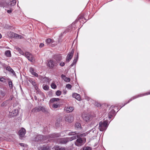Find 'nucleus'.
Returning a JSON list of instances; mask_svg holds the SVG:
<instances>
[{
  "label": "nucleus",
  "instance_id": "9",
  "mask_svg": "<svg viewBox=\"0 0 150 150\" xmlns=\"http://www.w3.org/2000/svg\"><path fill=\"white\" fill-rule=\"evenodd\" d=\"M58 143L65 144L69 142L67 137L58 139L57 140Z\"/></svg>",
  "mask_w": 150,
  "mask_h": 150
},
{
  "label": "nucleus",
  "instance_id": "35",
  "mask_svg": "<svg viewBox=\"0 0 150 150\" xmlns=\"http://www.w3.org/2000/svg\"><path fill=\"white\" fill-rule=\"evenodd\" d=\"M43 87L44 89L45 90H47L49 89V87L47 85H43Z\"/></svg>",
  "mask_w": 150,
  "mask_h": 150
},
{
  "label": "nucleus",
  "instance_id": "12",
  "mask_svg": "<svg viewBox=\"0 0 150 150\" xmlns=\"http://www.w3.org/2000/svg\"><path fill=\"white\" fill-rule=\"evenodd\" d=\"M24 56L28 59L30 61L32 62L33 59V55L28 52H25L24 54Z\"/></svg>",
  "mask_w": 150,
  "mask_h": 150
},
{
  "label": "nucleus",
  "instance_id": "48",
  "mask_svg": "<svg viewBox=\"0 0 150 150\" xmlns=\"http://www.w3.org/2000/svg\"><path fill=\"white\" fill-rule=\"evenodd\" d=\"M11 26H8V25H6L5 26V28H11Z\"/></svg>",
  "mask_w": 150,
  "mask_h": 150
},
{
  "label": "nucleus",
  "instance_id": "62",
  "mask_svg": "<svg viewBox=\"0 0 150 150\" xmlns=\"http://www.w3.org/2000/svg\"><path fill=\"white\" fill-rule=\"evenodd\" d=\"M81 27H82V25H81Z\"/></svg>",
  "mask_w": 150,
  "mask_h": 150
},
{
  "label": "nucleus",
  "instance_id": "47",
  "mask_svg": "<svg viewBox=\"0 0 150 150\" xmlns=\"http://www.w3.org/2000/svg\"><path fill=\"white\" fill-rule=\"evenodd\" d=\"M95 105L98 107L100 106V104L98 103H95Z\"/></svg>",
  "mask_w": 150,
  "mask_h": 150
},
{
  "label": "nucleus",
  "instance_id": "6",
  "mask_svg": "<svg viewBox=\"0 0 150 150\" xmlns=\"http://www.w3.org/2000/svg\"><path fill=\"white\" fill-rule=\"evenodd\" d=\"M10 1L9 0H0V7L8 8L9 7Z\"/></svg>",
  "mask_w": 150,
  "mask_h": 150
},
{
  "label": "nucleus",
  "instance_id": "32",
  "mask_svg": "<svg viewBox=\"0 0 150 150\" xmlns=\"http://www.w3.org/2000/svg\"><path fill=\"white\" fill-rule=\"evenodd\" d=\"M82 117L83 120H85L86 122L88 121L89 120V118L88 116H82Z\"/></svg>",
  "mask_w": 150,
  "mask_h": 150
},
{
  "label": "nucleus",
  "instance_id": "54",
  "mask_svg": "<svg viewBox=\"0 0 150 150\" xmlns=\"http://www.w3.org/2000/svg\"><path fill=\"white\" fill-rule=\"evenodd\" d=\"M75 64L73 62L72 64H71V66H73Z\"/></svg>",
  "mask_w": 150,
  "mask_h": 150
},
{
  "label": "nucleus",
  "instance_id": "18",
  "mask_svg": "<svg viewBox=\"0 0 150 150\" xmlns=\"http://www.w3.org/2000/svg\"><path fill=\"white\" fill-rule=\"evenodd\" d=\"M72 97L78 100H80L81 99L80 95L76 93H73L72 94Z\"/></svg>",
  "mask_w": 150,
  "mask_h": 150
},
{
  "label": "nucleus",
  "instance_id": "37",
  "mask_svg": "<svg viewBox=\"0 0 150 150\" xmlns=\"http://www.w3.org/2000/svg\"><path fill=\"white\" fill-rule=\"evenodd\" d=\"M0 81L2 82H5L6 81V80L4 78L0 77Z\"/></svg>",
  "mask_w": 150,
  "mask_h": 150
},
{
  "label": "nucleus",
  "instance_id": "52",
  "mask_svg": "<svg viewBox=\"0 0 150 150\" xmlns=\"http://www.w3.org/2000/svg\"><path fill=\"white\" fill-rule=\"evenodd\" d=\"M19 144L22 146H24V144L22 143H20Z\"/></svg>",
  "mask_w": 150,
  "mask_h": 150
},
{
  "label": "nucleus",
  "instance_id": "56",
  "mask_svg": "<svg viewBox=\"0 0 150 150\" xmlns=\"http://www.w3.org/2000/svg\"><path fill=\"white\" fill-rule=\"evenodd\" d=\"M0 38H2V35L0 33Z\"/></svg>",
  "mask_w": 150,
  "mask_h": 150
},
{
  "label": "nucleus",
  "instance_id": "59",
  "mask_svg": "<svg viewBox=\"0 0 150 150\" xmlns=\"http://www.w3.org/2000/svg\"><path fill=\"white\" fill-rule=\"evenodd\" d=\"M77 37H78V34H77V36H76V38H77Z\"/></svg>",
  "mask_w": 150,
  "mask_h": 150
},
{
  "label": "nucleus",
  "instance_id": "33",
  "mask_svg": "<svg viewBox=\"0 0 150 150\" xmlns=\"http://www.w3.org/2000/svg\"><path fill=\"white\" fill-rule=\"evenodd\" d=\"M51 86V88L53 89H55L57 87V86L55 84L54 82H53L52 83Z\"/></svg>",
  "mask_w": 150,
  "mask_h": 150
},
{
  "label": "nucleus",
  "instance_id": "46",
  "mask_svg": "<svg viewBox=\"0 0 150 150\" xmlns=\"http://www.w3.org/2000/svg\"><path fill=\"white\" fill-rule=\"evenodd\" d=\"M44 45L43 43H41L40 44V45H39V47H43Z\"/></svg>",
  "mask_w": 150,
  "mask_h": 150
},
{
  "label": "nucleus",
  "instance_id": "2",
  "mask_svg": "<svg viewBox=\"0 0 150 150\" xmlns=\"http://www.w3.org/2000/svg\"><path fill=\"white\" fill-rule=\"evenodd\" d=\"M86 136L85 133L77 135L76 136L77 139L74 142L75 145L79 147L83 145L86 141V139L84 137Z\"/></svg>",
  "mask_w": 150,
  "mask_h": 150
},
{
  "label": "nucleus",
  "instance_id": "1",
  "mask_svg": "<svg viewBox=\"0 0 150 150\" xmlns=\"http://www.w3.org/2000/svg\"><path fill=\"white\" fill-rule=\"evenodd\" d=\"M78 18V19H76L74 22H73L72 24L71 25L69 26V28L68 29H67L66 30L63 32V33H61L60 36H59V38L63 37V35H64V34H66V33L68 32H69V30L70 29L73 30L74 28V30L75 29V28L76 26L75 25V24L77 23V22L78 21H79L80 20L79 23H82L83 24L85 23L87 21H86L85 22H84L83 20H86V19L84 16L81 15L79 16Z\"/></svg>",
  "mask_w": 150,
  "mask_h": 150
},
{
  "label": "nucleus",
  "instance_id": "36",
  "mask_svg": "<svg viewBox=\"0 0 150 150\" xmlns=\"http://www.w3.org/2000/svg\"><path fill=\"white\" fill-rule=\"evenodd\" d=\"M75 126L76 128H78L81 127V125L80 123L77 122L75 123Z\"/></svg>",
  "mask_w": 150,
  "mask_h": 150
},
{
  "label": "nucleus",
  "instance_id": "60",
  "mask_svg": "<svg viewBox=\"0 0 150 150\" xmlns=\"http://www.w3.org/2000/svg\"><path fill=\"white\" fill-rule=\"evenodd\" d=\"M12 98H13V97H11V100H12Z\"/></svg>",
  "mask_w": 150,
  "mask_h": 150
},
{
  "label": "nucleus",
  "instance_id": "42",
  "mask_svg": "<svg viewBox=\"0 0 150 150\" xmlns=\"http://www.w3.org/2000/svg\"><path fill=\"white\" fill-rule=\"evenodd\" d=\"M60 147L58 146H56L54 147V149L55 150H60Z\"/></svg>",
  "mask_w": 150,
  "mask_h": 150
},
{
  "label": "nucleus",
  "instance_id": "61",
  "mask_svg": "<svg viewBox=\"0 0 150 150\" xmlns=\"http://www.w3.org/2000/svg\"><path fill=\"white\" fill-rule=\"evenodd\" d=\"M81 27H82V25H81Z\"/></svg>",
  "mask_w": 150,
  "mask_h": 150
},
{
  "label": "nucleus",
  "instance_id": "53",
  "mask_svg": "<svg viewBox=\"0 0 150 150\" xmlns=\"http://www.w3.org/2000/svg\"><path fill=\"white\" fill-rule=\"evenodd\" d=\"M109 117L110 118H111V117L112 116V115H110V113H109Z\"/></svg>",
  "mask_w": 150,
  "mask_h": 150
},
{
  "label": "nucleus",
  "instance_id": "10",
  "mask_svg": "<svg viewBox=\"0 0 150 150\" xmlns=\"http://www.w3.org/2000/svg\"><path fill=\"white\" fill-rule=\"evenodd\" d=\"M46 42L48 45H49L52 47H54L56 45L54 40L50 38H48L46 39Z\"/></svg>",
  "mask_w": 150,
  "mask_h": 150
},
{
  "label": "nucleus",
  "instance_id": "50",
  "mask_svg": "<svg viewBox=\"0 0 150 150\" xmlns=\"http://www.w3.org/2000/svg\"><path fill=\"white\" fill-rule=\"evenodd\" d=\"M60 150H65V149L64 147H61L60 148Z\"/></svg>",
  "mask_w": 150,
  "mask_h": 150
},
{
  "label": "nucleus",
  "instance_id": "4",
  "mask_svg": "<svg viewBox=\"0 0 150 150\" xmlns=\"http://www.w3.org/2000/svg\"><path fill=\"white\" fill-rule=\"evenodd\" d=\"M59 100V98H53L51 99L49 102L50 106H52V108H57L59 107L60 106L59 103H54L58 101Z\"/></svg>",
  "mask_w": 150,
  "mask_h": 150
},
{
  "label": "nucleus",
  "instance_id": "38",
  "mask_svg": "<svg viewBox=\"0 0 150 150\" xmlns=\"http://www.w3.org/2000/svg\"><path fill=\"white\" fill-rule=\"evenodd\" d=\"M61 92L60 91L58 90L56 92V95L58 96H59L61 95Z\"/></svg>",
  "mask_w": 150,
  "mask_h": 150
},
{
  "label": "nucleus",
  "instance_id": "31",
  "mask_svg": "<svg viewBox=\"0 0 150 150\" xmlns=\"http://www.w3.org/2000/svg\"><path fill=\"white\" fill-rule=\"evenodd\" d=\"M78 133H77L76 132H69L68 133V135H78Z\"/></svg>",
  "mask_w": 150,
  "mask_h": 150
},
{
  "label": "nucleus",
  "instance_id": "21",
  "mask_svg": "<svg viewBox=\"0 0 150 150\" xmlns=\"http://www.w3.org/2000/svg\"><path fill=\"white\" fill-rule=\"evenodd\" d=\"M62 79L66 82H69L70 81V79L66 77L65 75L62 74L61 75Z\"/></svg>",
  "mask_w": 150,
  "mask_h": 150
},
{
  "label": "nucleus",
  "instance_id": "57",
  "mask_svg": "<svg viewBox=\"0 0 150 150\" xmlns=\"http://www.w3.org/2000/svg\"><path fill=\"white\" fill-rule=\"evenodd\" d=\"M111 112H112L113 113H114V110H112L111 111Z\"/></svg>",
  "mask_w": 150,
  "mask_h": 150
},
{
  "label": "nucleus",
  "instance_id": "23",
  "mask_svg": "<svg viewBox=\"0 0 150 150\" xmlns=\"http://www.w3.org/2000/svg\"><path fill=\"white\" fill-rule=\"evenodd\" d=\"M6 69L10 72H11L13 74L15 75V73L13 70L10 67H7L6 68Z\"/></svg>",
  "mask_w": 150,
  "mask_h": 150
},
{
  "label": "nucleus",
  "instance_id": "20",
  "mask_svg": "<svg viewBox=\"0 0 150 150\" xmlns=\"http://www.w3.org/2000/svg\"><path fill=\"white\" fill-rule=\"evenodd\" d=\"M74 110V108L73 107H69L66 108L65 110L66 112L69 113L72 112Z\"/></svg>",
  "mask_w": 150,
  "mask_h": 150
},
{
  "label": "nucleus",
  "instance_id": "7",
  "mask_svg": "<svg viewBox=\"0 0 150 150\" xmlns=\"http://www.w3.org/2000/svg\"><path fill=\"white\" fill-rule=\"evenodd\" d=\"M7 35L8 38H22V36L12 32H8L7 33Z\"/></svg>",
  "mask_w": 150,
  "mask_h": 150
},
{
  "label": "nucleus",
  "instance_id": "51",
  "mask_svg": "<svg viewBox=\"0 0 150 150\" xmlns=\"http://www.w3.org/2000/svg\"><path fill=\"white\" fill-rule=\"evenodd\" d=\"M33 84L34 86L36 87V83L35 82H33Z\"/></svg>",
  "mask_w": 150,
  "mask_h": 150
},
{
  "label": "nucleus",
  "instance_id": "19",
  "mask_svg": "<svg viewBox=\"0 0 150 150\" xmlns=\"http://www.w3.org/2000/svg\"><path fill=\"white\" fill-rule=\"evenodd\" d=\"M29 71L33 75L36 77L38 76V74L34 72V69L33 68L31 67L30 68Z\"/></svg>",
  "mask_w": 150,
  "mask_h": 150
},
{
  "label": "nucleus",
  "instance_id": "17",
  "mask_svg": "<svg viewBox=\"0 0 150 150\" xmlns=\"http://www.w3.org/2000/svg\"><path fill=\"white\" fill-rule=\"evenodd\" d=\"M18 110L16 109H14L11 112H9V115L11 117H13L16 116L18 114Z\"/></svg>",
  "mask_w": 150,
  "mask_h": 150
},
{
  "label": "nucleus",
  "instance_id": "11",
  "mask_svg": "<svg viewBox=\"0 0 150 150\" xmlns=\"http://www.w3.org/2000/svg\"><path fill=\"white\" fill-rule=\"evenodd\" d=\"M73 117L70 114L66 115L64 118L65 121L69 123L72 122L73 120Z\"/></svg>",
  "mask_w": 150,
  "mask_h": 150
},
{
  "label": "nucleus",
  "instance_id": "29",
  "mask_svg": "<svg viewBox=\"0 0 150 150\" xmlns=\"http://www.w3.org/2000/svg\"><path fill=\"white\" fill-rule=\"evenodd\" d=\"M5 54L6 56L8 57H10L11 56V52L10 50L6 51Z\"/></svg>",
  "mask_w": 150,
  "mask_h": 150
},
{
  "label": "nucleus",
  "instance_id": "22",
  "mask_svg": "<svg viewBox=\"0 0 150 150\" xmlns=\"http://www.w3.org/2000/svg\"><path fill=\"white\" fill-rule=\"evenodd\" d=\"M39 150H50V148L48 146L40 147Z\"/></svg>",
  "mask_w": 150,
  "mask_h": 150
},
{
  "label": "nucleus",
  "instance_id": "45",
  "mask_svg": "<svg viewBox=\"0 0 150 150\" xmlns=\"http://www.w3.org/2000/svg\"><path fill=\"white\" fill-rule=\"evenodd\" d=\"M12 9H10V10H8L7 11V13H11L12 12Z\"/></svg>",
  "mask_w": 150,
  "mask_h": 150
},
{
  "label": "nucleus",
  "instance_id": "30",
  "mask_svg": "<svg viewBox=\"0 0 150 150\" xmlns=\"http://www.w3.org/2000/svg\"><path fill=\"white\" fill-rule=\"evenodd\" d=\"M6 93L0 90V96L3 97L5 96Z\"/></svg>",
  "mask_w": 150,
  "mask_h": 150
},
{
  "label": "nucleus",
  "instance_id": "8",
  "mask_svg": "<svg viewBox=\"0 0 150 150\" xmlns=\"http://www.w3.org/2000/svg\"><path fill=\"white\" fill-rule=\"evenodd\" d=\"M149 94H150V92H147L146 93H145L144 94H139L138 95H136V96H134L132 97V98H131L130 99H129V100H128V102H127V103H126L125 104V105L127 104V103H129L132 100L136 98H137L138 97H142V96H144L147 95Z\"/></svg>",
  "mask_w": 150,
  "mask_h": 150
},
{
  "label": "nucleus",
  "instance_id": "44",
  "mask_svg": "<svg viewBox=\"0 0 150 150\" xmlns=\"http://www.w3.org/2000/svg\"><path fill=\"white\" fill-rule=\"evenodd\" d=\"M78 58V54H77V58H76V59H74L73 62L75 64L76 63Z\"/></svg>",
  "mask_w": 150,
  "mask_h": 150
},
{
  "label": "nucleus",
  "instance_id": "40",
  "mask_svg": "<svg viewBox=\"0 0 150 150\" xmlns=\"http://www.w3.org/2000/svg\"><path fill=\"white\" fill-rule=\"evenodd\" d=\"M8 84L10 88H12V83L11 81H9Z\"/></svg>",
  "mask_w": 150,
  "mask_h": 150
},
{
  "label": "nucleus",
  "instance_id": "41",
  "mask_svg": "<svg viewBox=\"0 0 150 150\" xmlns=\"http://www.w3.org/2000/svg\"><path fill=\"white\" fill-rule=\"evenodd\" d=\"M91 148L90 147L87 146L83 149V150H91Z\"/></svg>",
  "mask_w": 150,
  "mask_h": 150
},
{
  "label": "nucleus",
  "instance_id": "55",
  "mask_svg": "<svg viewBox=\"0 0 150 150\" xmlns=\"http://www.w3.org/2000/svg\"><path fill=\"white\" fill-rule=\"evenodd\" d=\"M68 131H68V130H66V131H64L63 132V133H64V132H65V133H66L67 132H68Z\"/></svg>",
  "mask_w": 150,
  "mask_h": 150
},
{
  "label": "nucleus",
  "instance_id": "24",
  "mask_svg": "<svg viewBox=\"0 0 150 150\" xmlns=\"http://www.w3.org/2000/svg\"><path fill=\"white\" fill-rule=\"evenodd\" d=\"M9 1H10V2L9 5H10L11 6H14L16 4V0H12L11 1L9 0Z\"/></svg>",
  "mask_w": 150,
  "mask_h": 150
},
{
  "label": "nucleus",
  "instance_id": "49",
  "mask_svg": "<svg viewBox=\"0 0 150 150\" xmlns=\"http://www.w3.org/2000/svg\"><path fill=\"white\" fill-rule=\"evenodd\" d=\"M63 94L65 95L66 94L67 91L66 89H65V90H63Z\"/></svg>",
  "mask_w": 150,
  "mask_h": 150
},
{
  "label": "nucleus",
  "instance_id": "58",
  "mask_svg": "<svg viewBox=\"0 0 150 150\" xmlns=\"http://www.w3.org/2000/svg\"><path fill=\"white\" fill-rule=\"evenodd\" d=\"M65 135V134H64L63 135H62V136H64Z\"/></svg>",
  "mask_w": 150,
  "mask_h": 150
},
{
  "label": "nucleus",
  "instance_id": "3",
  "mask_svg": "<svg viewBox=\"0 0 150 150\" xmlns=\"http://www.w3.org/2000/svg\"><path fill=\"white\" fill-rule=\"evenodd\" d=\"M62 133L60 134L59 133H54L52 134L49 135L48 136H43L41 135H38L35 138L36 140H41V138L43 137H45V139L50 138H54L55 137H59L61 135Z\"/></svg>",
  "mask_w": 150,
  "mask_h": 150
},
{
  "label": "nucleus",
  "instance_id": "16",
  "mask_svg": "<svg viewBox=\"0 0 150 150\" xmlns=\"http://www.w3.org/2000/svg\"><path fill=\"white\" fill-rule=\"evenodd\" d=\"M39 78L40 79V80L43 81L44 82H45L46 83L47 82L49 83L51 81V79H50L47 77H43L42 76H40Z\"/></svg>",
  "mask_w": 150,
  "mask_h": 150
},
{
  "label": "nucleus",
  "instance_id": "34",
  "mask_svg": "<svg viewBox=\"0 0 150 150\" xmlns=\"http://www.w3.org/2000/svg\"><path fill=\"white\" fill-rule=\"evenodd\" d=\"M40 111L45 112L46 111V108L43 106H40Z\"/></svg>",
  "mask_w": 150,
  "mask_h": 150
},
{
  "label": "nucleus",
  "instance_id": "14",
  "mask_svg": "<svg viewBox=\"0 0 150 150\" xmlns=\"http://www.w3.org/2000/svg\"><path fill=\"white\" fill-rule=\"evenodd\" d=\"M25 129L23 128H22L18 131L19 135L21 137H23L25 134Z\"/></svg>",
  "mask_w": 150,
  "mask_h": 150
},
{
  "label": "nucleus",
  "instance_id": "15",
  "mask_svg": "<svg viewBox=\"0 0 150 150\" xmlns=\"http://www.w3.org/2000/svg\"><path fill=\"white\" fill-rule=\"evenodd\" d=\"M55 65V62L54 61L50 60L47 64V66L50 68H52Z\"/></svg>",
  "mask_w": 150,
  "mask_h": 150
},
{
  "label": "nucleus",
  "instance_id": "27",
  "mask_svg": "<svg viewBox=\"0 0 150 150\" xmlns=\"http://www.w3.org/2000/svg\"><path fill=\"white\" fill-rule=\"evenodd\" d=\"M15 48L19 52L20 54H24V53L22 51V50L20 48L18 47H15Z\"/></svg>",
  "mask_w": 150,
  "mask_h": 150
},
{
  "label": "nucleus",
  "instance_id": "43",
  "mask_svg": "<svg viewBox=\"0 0 150 150\" xmlns=\"http://www.w3.org/2000/svg\"><path fill=\"white\" fill-rule=\"evenodd\" d=\"M65 64L64 62H62L60 63L59 65L61 67H63L65 65Z\"/></svg>",
  "mask_w": 150,
  "mask_h": 150
},
{
  "label": "nucleus",
  "instance_id": "26",
  "mask_svg": "<svg viewBox=\"0 0 150 150\" xmlns=\"http://www.w3.org/2000/svg\"><path fill=\"white\" fill-rule=\"evenodd\" d=\"M40 111V106L39 107H36L32 110V112H38Z\"/></svg>",
  "mask_w": 150,
  "mask_h": 150
},
{
  "label": "nucleus",
  "instance_id": "39",
  "mask_svg": "<svg viewBox=\"0 0 150 150\" xmlns=\"http://www.w3.org/2000/svg\"><path fill=\"white\" fill-rule=\"evenodd\" d=\"M66 87L69 89H71L72 87L69 84H67L66 86Z\"/></svg>",
  "mask_w": 150,
  "mask_h": 150
},
{
  "label": "nucleus",
  "instance_id": "28",
  "mask_svg": "<svg viewBox=\"0 0 150 150\" xmlns=\"http://www.w3.org/2000/svg\"><path fill=\"white\" fill-rule=\"evenodd\" d=\"M77 138L76 136H74L70 137H67L69 142L73 140L76 139Z\"/></svg>",
  "mask_w": 150,
  "mask_h": 150
},
{
  "label": "nucleus",
  "instance_id": "5",
  "mask_svg": "<svg viewBox=\"0 0 150 150\" xmlns=\"http://www.w3.org/2000/svg\"><path fill=\"white\" fill-rule=\"evenodd\" d=\"M98 129L101 131L105 130L108 127L107 122L104 121L103 122H100L99 123Z\"/></svg>",
  "mask_w": 150,
  "mask_h": 150
},
{
  "label": "nucleus",
  "instance_id": "25",
  "mask_svg": "<svg viewBox=\"0 0 150 150\" xmlns=\"http://www.w3.org/2000/svg\"><path fill=\"white\" fill-rule=\"evenodd\" d=\"M9 103V101L8 100H6L4 102L1 104V106L4 107L5 106Z\"/></svg>",
  "mask_w": 150,
  "mask_h": 150
},
{
  "label": "nucleus",
  "instance_id": "13",
  "mask_svg": "<svg viewBox=\"0 0 150 150\" xmlns=\"http://www.w3.org/2000/svg\"><path fill=\"white\" fill-rule=\"evenodd\" d=\"M74 52V51L72 50L71 52L68 54L66 58L67 62H69L73 56Z\"/></svg>",
  "mask_w": 150,
  "mask_h": 150
}]
</instances>
